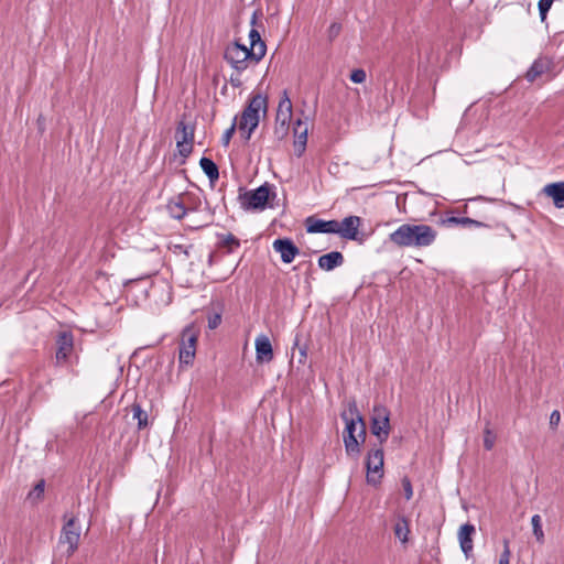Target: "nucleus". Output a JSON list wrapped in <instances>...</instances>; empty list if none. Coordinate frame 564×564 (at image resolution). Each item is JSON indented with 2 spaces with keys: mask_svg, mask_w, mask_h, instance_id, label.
I'll return each instance as SVG.
<instances>
[{
  "mask_svg": "<svg viewBox=\"0 0 564 564\" xmlns=\"http://www.w3.org/2000/svg\"><path fill=\"white\" fill-rule=\"evenodd\" d=\"M436 237L437 231L429 225L403 224L389 235V240L400 248H426Z\"/></svg>",
  "mask_w": 564,
  "mask_h": 564,
  "instance_id": "1",
  "label": "nucleus"
},
{
  "mask_svg": "<svg viewBox=\"0 0 564 564\" xmlns=\"http://www.w3.org/2000/svg\"><path fill=\"white\" fill-rule=\"evenodd\" d=\"M340 417L346 424L343 434L346 454L350 457L357 458L360 455V448L356 433L360 426V421L364 420V416L359 412L355 400L348 402L347 408L341 412Z\"/></svg>",
  "mask_w": 564,
  "mask_h": 564,
  "instance_id": "2",
  "label": "nucleus"
},
{
  "mask_svg": "<svg viewBox=\"0 0 564 564\" xmlns=\"http://www.w3.org/2000/svg\"><path fill=\"white\" fill-rule=\"evenodd\" d=\"M268 111V99L262 94L253 95L247 107L243 109L238 129L243 139L248 141L256 130L260 121V113L265 115Z\"/></svg>",
  "mask_w": 564,
  "mask_h": 564,
  "instance_id": "3",
  "label": "nucleus"
},
{
  "mask_svg": "<svg viewBox=\"0 0 564 564\" xmlns=\"http://www.w3.org/2000/svg\"><path fill=\"white\" fill-rule=\"evenodd\" d=\"M261 52L260 48L258 51L249 50L246 45L236 41L227 45L224 58L236 73L241 74L250 65H257L263 58Z\"/></svg>",
  "mask_w": 564,
  "mask_h": 564,
  "instance_id": "4",
  "label": "nucleus"
},
{
  "mask_svg": "<svg viewBox=\"0 0 564 564\" xmlns=\"http://www.w3.org/2000/svg\"><path fill=\"white\" fill-rule=\"evenodd\" d=\"M198 337L199 328L194 323L188 324L182 330L178 352L181 365L189 366L193 364Z\"/></svg>",
  "mask_w": 564,
  "mask_h": 564,
  "instance_id": "5",
  "label": "nucleus"
},
{
  "mask_svg": "<svg viewBox=\"0 0 564 564\" xmlns=\"http://www.w3.org/2000/svg\"><path fill=\"white\" fill-rule=\"evenodd\" d=\"M371 433L378 438L382 445L389 438L390 425V411L386 405L375 404L370 417Z\"/></svg>",
  "mask_w": 564,
  "mask_h": 564,
  "instance_id": "6",
  "label": "nucleus"
},
{
  "mask_svg": "<svg viewBox=\"0 0 564 564\" xmlns=\"http://www.w3.org/2000/svg\"><path fill=\"white\" fill-rule=\"evenodd\" d=\"M80 540V525L75 517L65 520L58 538V545L65 547L66 557H70L77 551Z\"/></svg>",
  "mask_w": 564,
  "mask_h": 564,
  "instance_id": "7",
  "label": "nucleus"
},
{
  "mask_svg": "<svg viewBox=\"0 0 564 564\" xmlns=\"http://www.w3.org/2000/svg\"><path fill=\"white\" fill-rule=\"evenodd\" d=\"M292 119V102L286 90H283L279 101L274 134L279 139H283L289 131L290 122Z\"/></svg>",
  "mask_w": 564,
  "mask_h": 564,
  "instance_id": "8",
  "label": "nucleus"
},
{
  "mask_svg": "<svg viewBox=\"0 0 564 564\" xmlns=\"http://www.w3.org/2000/svg\"><path fill=\"white\" fill-rule=\"evenodd\" d=\"M270 189L267 184L252 191H245L239 194L240 206L246 210L264 209L269 199Z\"/></svg>",
  "mask_w": 564,
  "mask_h": 564,
  "instance_id": "9",
  "label": "nucleus"
},
{
  "mask_svg": "<svg viewBox=\"0 0 564 564\" xmlns=\"http://www.w3.org/2000/svg\"><path fill=\"white\" fill-rule=\"evenodd\" d=\"M367 468V482L369 485H378L383 477V448L380 445L378 448L369 451L366 458Z\"/></svg>",
  "mask_w": 564,
  "mask_h": 564,
  "instance_id": "10",
  "label": "nucleus"
},
{
  "mask_svg": "<svg viewBox=\"0 0 564 564\" xmlns=\"http://www.w3.org/2000/svg\"><path fill=\"white\" fill-rule=\"evenodd\" d=\"M175 139L180 155L187 158L193 151L194 127L181 120L176 127Z\"/></svg>",
  "mask_w": 564,
  "mask_h": 564,
  "instance_id": "11",
  "label": "nucleus"
},
{
  "mask_svg": "<svg viewBox=\"0 0 564 564\" xmlns=\"http://www.w3.org/2000/svg\"><path fill=\"white\" fill-rule=\"evenodd\" d=\"M56 354L55 361L56 366L64 364L74 349V336L70 332H61L56 338Z\"/></svg>",
  "mask_w": 564,
  "mask_h": 564,
  "instance_id": "12",
  "label": "nucleus"
},
{
  "mask_svg": "<svg viewBox=\"0 0 564 564\" xmlns=\"http://www.w3.org/2000/svg\"><path fill=\"white\" fill-rule=\"evenodd\" d=\"M305 227L310 234H336L339 231L337 220H324L314 216L305 219Z\"/></svg>",
  "mask_w": 564,
  "mask_h": 564,
  "instance_id": "13",
  "label": "nucleus"
},
{
  "mask_svg": "<svg viewBox=\"0 0 564 564\" xmlns=\"http://www.w3.org/2000/svg\"><path fill=\"white\" fill-rule=\"evenodd\" d=\"M272 247L274 251L280 253L283 263H291L300 253L299 248L290 238L275 239Z\"/></svg>",
  "mask_w": 564,
  "mask_h": 564,
  "instance_id": "14",
  "label": "nucleus"
},
{
  "mask_svg": "<svg viewBox=\"0 0 564 564\" xmlns=\"http://www.w3.org/2000/svg\"><path fill=\"white\" fill-rule=\"evenodd\" d=\"M361 225V218L358 216H347L341 223L338 221V230L336 234L344 239L356 240L358 236V229Z\"/></svg>",
  "mask_w": 564,
  "mask_h": 564,
  "instance_id": "15",
  "label": "nucleus"
},
{
  "mask_svg": "<svg viewBox=\"0 0 564 564\" xmlns=\"http://www.w3.org/2000/svg\"><path fill=\"white\" fill-rule=\"evenodd\" d=\"M553 67V61L547 56L538 57L525 73V79L533 83L538 77L550 72Z\"/></svg>",
  "mask_w": 564,
  "mask_h": 564,
  "instance_id": "16",
  "label": "nucleus"
},
{
  "mask_svg": "<svg viewBox=\"0 0 564 564\" xmlns=\"http://www.w3.org/2000/svg\"><path fill=\"white\" fill-rule=\"evenodd\" d=\"M256 359L258 362H269L273 359V349L267 335H259L254 340Z\"/></svg>",
  "mask_w": 564,
  "mask_h": 564,
  "instance_id": "17",
  "label": "nucleus"
},
{
  "mask_svg": "<svg viewBox=\"0 0 564 564\" xmlns=\"http://www.w3.org/2000/svg\"><path fill=\"white\" fill-rule=\"evenodd\" d=\"M476 529L471 523H465L459 528L458 531V541L462 549V552L466 557L471 555L474 544H473V535L475 534Z\"/></svg>",
  "mask_w": 564,
  "mask_h": 564,
  "instance_id": "18",
  "label": "nucleus"
},
{
  "mask_svg": "<svg viewBox=\"0 0 564 564\" xmlns=\"http://www.w3.org/2000/svg\"><path fill=\"white\" fill-rule=\"evenodd\" d=\"M542 192L552 198L556 208H564V181L545 185Z\"/></svg>",
  "mask_w": 564,
  "mask_h": 564,
  "instance_id": "19",
  "label": "nucleus"
},
{
  "mask_svg": "<svg viewBox=\"0 0 564 564\" xmlns=\"http://www.w3.org/2000/svg\"><path fill=\"white\" fill-rule=\"evenodd\" d=\"M344 261L345 259L341 252L332 251L321 256L317 260V263L319 269L324 271H332L335 268L343 265Z\"/></svg>",
  "mask_w": 564,
  "mask_h": 564,
  "instance_id": "20",
  "label": "nucleus"
},
{
  "mask_svg": "<svg viewBox=\"0 0 564 564\" xmlns=\"http://www.w3.org/2000/svg\"><path fill=\"white\" fill-rule=\"evenodd\" d=\"M218 248H225L227 253H232L240 248V240L232 234H217Z\"/></svg>",
  "mask_w": 564,
  "mask_h": 564,
  "instance_id": "21",
  "label": "nucleus"
},
{
  "mask_svg": "<svg viewBox=\"0 0 564 564\" xmlns=\"http://www.w3.org/2000/svg\"><path fill=\"white\" fill-rule=\"evenodd\" d=\"M199 166L202 167L206 176L209 178L210 183H214L218 180L219 170L217 164L212 159L205 156L199 160Z\"/></svg>",
  "mask_w": 564,
  "mask_h": 564,
  "instance_id": "22",
  "label": "nucleus"
},
{
  "mask_svg": "<svg viewBox=\"0 0 564 564\" xmlns=\"http://www.w3.org/2000/svg\"><path fill=\"white\" fill-rule=\"evenodd\" d=\"M394 534L402 543H406L409 541L410 525L409 520L405 517L401 516L398 518L394 524Z\"/></svg>",
  "mask_w": 564,
  "mask_h": 564,
  "instance_id": "23",
  "label": "nucleus"
},
{
  "mask_svg": "<svg viewBox=\"0 0 564 564\" xmlns=\"http://www.w3.org/2000/svg\"><path fill=\"white\" fill-rule=\"evenodd\" d=\"M443 224L447 225V226L460 225V226H468V227L474 226L477 228L487 227L486 224L478 221L476 219H473L469 217H455V216L444 219Z\"/></svg>",
  "mask_w": 564,
  "mask_h": 564,
  "instance_id": "24",
  "label": "nucleus"
},
{
  "mask_svg": "<svg viewBox=\"0 0 564 564\" xmlns=\"http://www.w3.org/2000/svg\"><path fill=\"white\" fill-rule=\"evenodd\" d=\"M132 416L137 420L138 430H144L150 425L148 412L144 411L139 403L132 404Z\"/></svg>",
  "mask_w": 564,
  "mask_h": 564,
  "instance_id": "25",
  "label": "nucleus"
},
{
  "mask_svg": "<svg viewBox=\"0 0 564 564\" xmlns=\"http://www.w3.org/2000/svg\"><path fill=\"white\" fill-rule=\"evenodd\" d=\"M167 212L170 216L174 219L181 220L183 219L188 209L184 206L181 200H170L166 205Z\"/></svg>",
  "mask_w": 564,
  "mask_h": 564,
  "instance_id": "26",
  "label": "nucleus"
},
{
  "mask_svg": "<svg viewBox=\"0 0 564 564\" xmlns=\"http://www.w3.org/2000/svg\"><path fill=\"white\" fill-rule=\"evenodd\" d=\"M249 40H250V47H248V48L252 50V51H258V48H260L262 51L261 53L263 54V57H264L265 53H267V45H265L264 41H262L259 31L256 30L254 28H252L249 32Z\"/></svg>",
  "mask_w": 564,
  "mask_h": 564,
  "instance_id": "27",
  "label": "nucleus"
},
{
  "mask_svg": "<svg viewBox=\"0 0 564 564\" xmlns=\"http://www.w3.org/2000/svg\"><path fill=\"white\" fill-rule=\"evenodd\" d=\"M307 143V127H303V132L295 135L294 152L297 158L302 156Z\"/></svg>",
  "mask_w": 564,
  "mask_h": 564,
  "instance_id": "28",
  "label": "nucleus"
},
{
  "mask_svg": "<svg viewBox=\"0 0 564 564\" xmlns=\"http://www.w3.org/2000/svg\"><path fill=\"white\" fill-rule=\"evenodd\" d=\"M221 319H223L221 311H209L207 313L208 328L216 329L221 324Z\"/></svg>",
  "mask_w": 564,
  "mask_h": 564,
  "instance_id": "29",
  "label": "nucleus"
},
{
  "mask_svg": "<svg viewBox=\"0 0 564 564\" xmlns=\"http://www.w3.org/2000/svg\"><path fill=\"white\" fill-rule=\"evenodd\" d=\"M531 523H532L534 536L536 538V540L539 542H542L543 539H544V533H543V530H542L541 517L539 514H534L531 518Z\"/></svg>",
  "mask_w": 564,
  "mask_h": 564,
  "instance_id": "30",
  "label": "nucleus"
},
{
  "mask_svg": "<svg viewBox=\"0 0 564 564\" xmlns=\"http://www.w3.org/2000/svg\"><path fill=\"white\" fill-rule=\"evenodd\" d=\"M495 443H496L495 433L490 429L486 427L484 431V447L487 451H491L495 446Z\"/></svg>",
  "mask_w": 564,
  "mask_h": 564,
  "instance_id": "31",
  "label": "nucleus"
},
{
  "mask_svg": "<svg viewBox=\"0 0 564 564\" xmlns=\"http://www.w3.org/2000/svg\"><path fill=\"white\" fill-rule=\"evenodd\" d=\"M554 0H540L538 3L540 18L542 21L546 19L547 12L552 7Z\"/></svg>",
  "mask_w": 564,
  "mask_h": 564,
  "instance_id": "32",
  "label": "nucleus"
},
{
  "mask_svg": "<svg viewBox=\"0 0 564 564\" xmlns=\"http://www.w3.org/2000/svg\"><path fill=\"white\" fill-rule=\"evenodd\" d=\"M349 78L355 84H362L367 78V74L365 69L356 68L350 73Z\"/></svg>",
  "mask_w": 564,
  "mask_h": 564,
  "instance_id": "33",
  "label": "nucleus"
},
{
  "mask_svg": "<svg viewBox=\"0 0 564 564\" xmlns=\"http://www.w3.org/2000/svg\"><path fill=\"white\" fill-rule=\"evenodd\" d=\"M510 556H511V551H510V546H509V540L505 539L503 540V551L500 554L498 564H509Z\"/></svg>",
  "mask_w": 564,
  "mask_h": 564,
  "instance_id": "34",
  "label": "nucleus"
},
{
  "mask_svg": "<svg viewBox=\"0 0 564 564\" xmlns=\"http://www.w3.org/2000/svg\"><path fill=\"white\" fill-rule=\"evenodd\" d=\"M44 487H45V481L42 479L34 486L33 490L30 491L29 498L41 499L44 494Z\"/></svg>",
  "mask_w": 564,
  "mask_h": 564,
  "instance_id": "35",
  "label": "nucleus"
},
{
  "mask_svg": "<svg viewBox=\"0 0 564 564\" xmlns=\"http://www.w3.org/2000/svg\"><path fill=\"white\" fill-rule=\"evenodd\" d=\"M235 131H236V119L234 120L231 126L224 132V134L221 137V143L224 147H228Z\"/></svg>",
  "mask_w": 564,
  "mask_h": 564,
  "instance_id": "36",
  "label": "nucleus"
},
{
  "mask_svg": "<svg viewBox=\"0 0 564 564\" xmlns=\"http://www.w3.org/2000/svg\"><path fill=\"white\" fill-rule=\"evenodd\" d=\"M356 436L358 438L359 448L361 449V445L365 443L367 437V427L365 420L360 421V426L358 427Z\"/></svg>",
  "mask_w": 564,
  "mask_h": 564,
  "instance_id": "37",
  "label": "nucleus"
},
{
  "mask_svg": "<svg viewBox=\"0 0 564 564\" xmlns=\"http://www.w3.org/2000/svg\"><path fill=\"white\" fill-rule=\"evenodd\" d=\"M297 347L299 348V354H300V358H299V362L300 364H303L304 360L306 359L307 357V352H306V346H300V336L296 335L295 336V340H294V347L293 349Z\"/></svg>",
  "mask_w": 564,
  "mask_h": 564,
  "instance_id": "38",
  "label": "nucleus"
},
{
  "mask_svg": "<svg viewBox=\"0 0 564 564\" xmlns=\"http://www.w3.org/2000/svg\"><path fill=\"white\" fill-rule=\"evenodd\" d=\"M340 31H341V25L339 23H336V22L332 23L327 31L328 39L330 41H333L334 39H336L339 35Z\"/></svg>",
  "mask_w": 564,
  "mask_h": 564,
  "instance_id": "39",
  "label": "nucleus"
},
{
  "mask_svg": "<svg viewBox=\"0 0 564 564\" xmlns=\"http://www.w3.org/2000/svg\"><path fill=\"white\" fill-rule=\"evenodd\" d=\"M402 486H403V490H404V496H405V499L406 500H410L413 496V489H412V485H411V481L409 478H403L402 479Z\"/></svg>",
  "mask_w": 564,
  "mask_h": 564,
  "instance_id": "40",
  "label": "nucleus"
},
{
  "mask_svg": "<svg viewBox=\"0 0 564 564\" xmlns=\"http://www.w3.org/2000/svg\"><path fill=\"white\" fill-rule=\"evenodd\" d=\"M561 421V413L558 410L552 411L550 415V426L551 429H556Z\"/></svg>",
  "mask_w": 564,
  "mask_h": 564,
  "instance_id": "41",
  "label": "nucleus"
},
{
  "mask_svg": "<svg viewBox=\"0 0 564 564\" xmlns=\"http://www.w3.org/2000/svg\"><path fill=\"white\" fill-rule=\"evenodd\" d=\"M240 75H241V74H238V73H236L235 70H234V73L230 75V79H229V82H230V84H231V86H232V87H235V88H239V87L242 85V80H241V78H240Z\"/></svg>",
  "mask_w": 564,
  "mask_h": 564,
  "instance_id": "42",
  "label": "nucleus"
},
{
  "mask_svg": "<svg viewBox=\"0 0 564 564\" xmlns=\"http://www.w3.org/2000/svg\"><path fill=\"white\" fill-rule=\"evenodd\" d=\"M303 127H307L304 122H302L301 119H297L295 122V126L293 128L294 135L300 134V132H303Z\"/></svg>",
  "mask_w": 564,
  "mask_h": 564,
  "instance_id": "43",
  "label": "nucleus"
},
{
  "mask_svg": "<svg viewBox=\"0 0 564 564\" xmlns=\"http://www.w3.org/2000/svg\"><path fill=\"white\" fill-rule=\"evenodd\" d=\"M257 18H258L257 12H253L252 18H251V21H250V23H251V25H252V26L256 24V22H257Z\"/></svg>",
  "mask_w": 564,
  "mask_h": 564,
  "instance_id": "44",
  "label": "nucleus"
},
{
  "mask_svg": "<svg viewBox=\"0 0 564 564\" xmlns=\"http://www.w3.org/2000/svg\"><path fill=\"white\" fill-rule=\"evenodd\" d=\"M213 262H214V253H210L208 257V264L213 265Z\"/></svg>",
  "mask_w": 564,
  "mask_h": 564,
  "instance_id": "45",
  "label": "nucleus"
}]
</instances>
